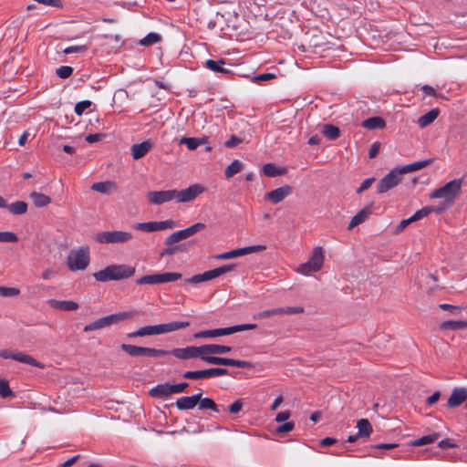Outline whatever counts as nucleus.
I'll use <instances>...</instances> for the list:
<instances>
[{
    "mask_svg": "<svg viewBox=\"0 0 467 467\" xmlns=\"http://www.w3.org/2000/svg\"><path fill=\"white\" fill-rule=\"evenodd\" d=\"M135 274V268L128 265H109L93 274L98 282L119 281L129 278Z\"/></svg>",
    "mask_w": 467,
    "mask_h": 467,
    "instance_id": "obj_1",
    "label": "nucleus"
},
{
    "mask_svg": "<svg viewBox=\"0 0 467 467\" xmlns=\"http://www.w3.org/2000/svg\"><path fill=\"white\" fill-rule=\"evenodd\" d=\"M462 179H454L436 189L430 194L431 199H444L448 204H451L455 197L461 192Z\"/></svg>",
    "mask_w": 467,
    "mask_h": 467,
    "instance_id": "obj_2",
    "label": "nucleus"
},
{
    "mask_svg": "<svg viewBox=\"0 0 467 467\" xmlns=\"http://www.w3.org/2000/svg\"><path fill=\"white\" fill-rule=\"evenodd\" d=\"M257 327L256 324H243L236 325L228 327L215 328V329H208L202 330L193 334L194 338H209V337H217L222 336L232 335L236 332L252 330Z\"/></svg>",
    "mask_w": 467,
    "mask_h": 467,
    "instance_id": "obj_3",
    "label": "nucleus"
},
{
    "mask_svg": "<svg viewBox=\"0 0 467 467\" xmlns=\"http://www.w3.org/2000/svg\"><path fill=\"white\" fill-rule=\"evenodd\" d=\"M137 311H130V312H120L112 315H109L95 320L85 326L84 331L88 332L92 330L101 329L107 327L111 326L112 324H116L124 319L130 318L135 315H137Z\"/></svg>",
    "mask_w": 467,
    "mask_h": 467,
    "instance_id": "obj_4",
    "label": "nucleus"
},
{
    "mask_svg": "<svg viewBox=\"0 0 467 467\" xmlns=\"http://www.w3.org/2000/svg\"><path fill=\"white\" fill-rule=\"evenodd\" d=\"M132 238V234L126 231H105L93 236L95 242L102 244H126L131 241Z\"/></svg>",
    "mask_w": 467,
    "mask_h": 467,
    "instance_id": "obj_5",
    "label": "nucleus"
},
{
    "mask_svg": "<svg viewBox=\"0 0 467 467\" xmlns=\"http://www.w3.org/2000/svg\"><path fill=\"white\" fill-rule=\"evenodd\" d=\"M120 348L130 357L159 358L169 355V351L148 347H139L130 344H121Z\"/></svg>",
    "mask_w": 467,
    "mask_h": 467,
    "instance_id": "obj_6",
    "label": "nucleus"
},
{
    "mask_svg": "<svg viewBox=\"0 0 467 467\" xmlns=\"http://www.w3.org/2000/svg\"><path fill=\"white\" fill-rule=\"evenodd\" d=\"M89 249L82 246L71 250L67 255V266L71 271L84 270L89 264Z\"/></svg>",
    "mask_w": 467,
    "mask_h": 467,
    "instance_id": "obj_7",
    "label": "nucleus"
},
{
    "mask_svg": "<svg viewBox=\"0 0 467 467\" xmlns=\"http://www.w3.org/2000/svg\"><path fill=\"white\" fill-rule=\"evenodd\" d=\"M323 263V249L322 247H316L313 250L308 261L298 266L297 272L304 275H309L311 273L319 271L322 267Z\"/></svg>",
    "mask_w": 467,
    "mask_h": 467,
    "instance_id": "obj_8",
    "label": "nucleus"
},
{
    "mask_svg": "<svg viewBox=\"0 0 467 467\" xmlns=\"http://www.w3.org/2000/svg\"><path fill=\"white\" fill-rule=\"evenodd\" d=\"M182 278L180 273H157L153 275H143L136 280L138 285H159L173 282Z\"/></svg>",
    "mask_w": 467,
    "mask_h": 467,
    "instance_id": "obj_9",
    "label": "nucleus"
},
{
    "mask_svg": "<svg viewBox=\"0 0 467 467\" xmlns=\"http://www.w3.org/2000/svg\"><path fill=\"white\" fill-rule=\"evenodd\" d=\"M234 265H225L212 270H208L202 274H197L192 275V277L186 279L185 281L190 284H198L204 281H209L219 277L220 275L231 272L234 269Z\"/></svg>",
    "mask_w": 467,
    "mask_h": 467,
    "instance_id": "obj_10",
    "label": "nucleus"
},
{
    "mask_svg": "<svg viewBox=\"0 0 467 467\" xmlns=\"http://www.w3.org/2000/svg\"><path fill=\"white\" fill-rule=\"evenodd\" d=\"M205 191L204 186L200 183H194L190 185L186 189L176 190L175 189V202H190L194 201L199 195L203 193Z\"/></svg>",
    "mask_w": 467,
    "mask_h": 467,
    "instance_id": "obj_11",
    "label": "nucleus"
},
{
    "mask_svg": "<svg viewBox=\"0 0 467 467\" xmlns=\"http://www.w3.org/2000/svg\"><path fill=\"white\" fill-rule=\"evenodd\" d=\"M401 181V173L398 168L392 169L377 185V193L382 194L396 187Z\"/></svg>",
    "mask_w": 467,
    "mask_h": 467,
    "instance_id": "obj_12",
    "label": "nucleus"
},
{
    "mask_svg": "<svg viewBox=\"0 0 467 467\" xmlns=\"http://www.w3.org/2000/svg\"><path fill=\"white\" fill-rule=\"evenodd\" d=\"M227 374L228 370L226 368H211L202 370L186 371L183 373L182 377L187 379H202L224 376Z\"/></svg>",
    "mask_w": 467,
    "mask_h": 467,
    "instance_id": "obj_13",
    "label": "nucleus"
},
{
    "mask_svg": "<svg viewBox=\"0 0 467 467\" xmlns=\"http://www.w3.org/2000/svg\"><path fill=\"white\" fill-rule=\"evenodd\" d=\"M202 360L213 365H223V366H231L239 368H252V364L246 360H239L228 358H221L214 356H204L202 357Z\"/></svg>",
    "mask_w": 467,
    "mask_h": 467,
    "instance_id": "obj_14",
    "label": "nucleus"
},
{
    "mask_svg": "<svg viewBox=\"0 0 467 467\" xmlns=\"http://www.w3.org/2000/svg\"><path fill=\"white\" fill-rule=\"evenodd\" d=\"M174 226L175 223L172 220H165L161 222L137 223L133 225V228L138 231L151 233L172 229Z\"/></svg>",
    "mask_w": 467,
    "mask_h": 467,
    "instance_id": "obj_15",
    "label": "nucleus"
},
{
    "mask_svg": "<svg viewBox=\"0 0 467 467\" xmlns=\"http://www.w3.org/2000/svg\"><path fill=\"white\" fill-rule=\"evenodd\" d=\"M169 354L174 356L175 358L179 359H190V358H199L202 360L203 352H202V346L200 347H194V346H189L182 348H173L171 350H168Z\"/></svg>",
    "mask_w": 467,
    "mask_h": 467,
    "instance_id": "obj_16",
    "label": "nucleus"
},
{
    "mask_svg": "<svg viewBox=\"0 0 467 467\" xmlns=\"http://www.w3.org/2000/svg\"><path fill=\"white\" fill-rule=\"evenodd\" d=\"M147 200L154 205H161L165 202L175 201V189L149 192L147 193Z\"/></svg>",
    "mask_w": 467,
    "mask_h": 467,
    "instance_id": "obj_17",
    "label": "nucleus"
},
{
    "mask_svg": "<svg viewBox=\"0 0 467 467\" xmlns=\"http://www.w3.org/2000/svg\"><path fill=\"white\" fill-rule=\"evenodd\" d=\"M292 192V188L289 185H284L276 188L265 195V200L277 204L284 201Z\"/></svg>",
    "mask_w": 467,
    "mask_h": 467,
    "instance_id": "obj_18",
    "label": "nucleus"
},
{
    "mask_svg": "<svg viewBox=\"0 0 467 467\" xmlns=\"http://www.w3.org/2000/svg\"><path fill=\"white\" fill-rule=\"evenodd\" d=\"M201 397H202V390L192 396L181 397L176 400V407L180 410H192L198 405Z\"/></svg>",
    "mask_w": 467,
    "mask_h": 467,
    "instance_id": "obj_19",
    "label": "nucleus"
},
{
    "mask_svg": "<svg viewBox=\"0 0 467 467\" xmlns=\"http://www.w3.org/2000/svg\"><path fill=\"white\" fill-rule=\"evenodd\" d=\"M466 400H467V389L455 388L451 391V394L447 402V406L449 408H455V407L460 406Z\"/></svg>",
    "mask_w": 467,
    "mask_h": 467,
    "instance_id": "obj_20",
    "label": "nucleus"
},
{
    "mask_svg": "<svg viewBox=\"0 0 467 467\" xmlns=\"http://www.w3.org/2000/svg\"><path fill=\"white\" fill-rule=\"evenodd\" d=\"M152 143L150 140H144L140 143L133 144L130 148V153L134 160H139L144 157L152 148Z\"/></svg>",
    "mask_w": 467,
    "mask_h": 467,
    "instance_id": "obj_21",
    "label": "nucleus"
},
{
    "mask_svg": "<svg viewBox=\"0 0 467 467\" xmlns=\"http://www.w3.org/2000/svg\"><path fill=\"white\" fill-rule=\"evenodd\" d=\"M161 335V324L141 327L128 334L129 337Z\"/></svg>",
    "mask_w": 467,
    "mask_h": 467,
    "instance_id": "obj_22",
    "label": "nucleus"
},
{
    "mask_svg": "<svg viewBox=\"0 0 467 467\" xmlns=\"http://www.w3.org/2000/svg\"><path fill=\"white\" fill-rule=\"evenodd\" d=\"M47 304L50 307L62 311H74L78 308V304L70 300L49 299Z\"/></svg>",
    "mask_w": 467,
    "mask_h": 467,
    "instance_id": "obj_23",
    "label": "nucleus"
},
{
    "mask_svg": "<svg viewBox=\"0 0 467 467\" xmlns=\"http://www.w3.org/2000/svg\"><path fill=\"white\" fill-rule=\"evenodd\" d=\"M232 350V348L224 345H217V344H207L202 345V352L204 356H213V355H220L225 354Z\"/></svg>",
    "mask_w": 467,
    "mask_h": 467,
    "instance_id": "obj_24",
    "label": "nucleus"
},
{
    "mask_svg": "<svg viewBox=\"0 0 467 467\" xmlns=\"http://www.w3.org/2000/svg\"><path fill=\"white\" fill-rule=\"evenodd\" d=\"M117 184L111 181L95 182L91 186V190L103 194H110L117 191Z\"/></svg>",
    "mask_w": 467,
    "mask_h": 467,
    "instance_id": "obj_25",
    "label": "nucleus"
},
{
    "mask_svg": "<svg viewBox=\"0 0 467 467\" xmlns=\"http://www.w3.org/2000/svg\"><path fill=\"white\" fill-rule=\"evenodd\" d=\"M171 384H158L150 390V394L154 398L163 399L172 394Z\"/></svg>",
    "mask_w": 467,
    "mask_h": 467,
    "instance_id": "obj_26",
    "label": "nucleus"
},
{
    "mask_svg": "<svg viewBox=\"0 0 467 467\" xmlns=\"http://www.w3.org/2000/svg\"><path fill=\"white\" fill-rule=\"evenodd\" d=\"M14 360L24 363V364H27V365H30V366H33V367H36L38 368H45L44 364H42L41 362L37 361L31 356H29L26 353H23V352H14Z\"/></svg>",
    "mask_w": 467,
    "mask_h": 467,
    "instance_id": "obj_27",
    "label": "nucleus"
},
{
    "mask_svg": "<svg viewBox=\"0 0 467 467\" xmlns=\"http://www.w3.org/2000/svg\"><path fill=\"white\" fill-rule=\"evenodd\" d=\"M224 65H225V61L223 59H219V60L207 59L205 61L206 67L216 74L227 75L230 73L229 69L223 67Z\"/></svg>",
    "mask_w": 467,
    "mask_h": 467,
    "instance_id": "obj_28",
    "label": "nucleus"
},
{
    "mask_svg": "<svg viewBox=\"0 0 467 467\" xmlns=\"http://www.w3.org/2000/svg\"><path fill=\"white\" fill-rule=\"evenodd\" d=\"M439 114V109H432L429 110L427 113L420 116L418 119L417 123L420 128H425L431 124L438 118Z\"/></svg>",
    "mask_w": 467,
    "mask_h": 467,
    "instance_id": "obj_29",
    "label": "nucleus"
},
{
    "mask_svg": "<svg viewBox=\"0 0 467 467\" xmlns=\"http://www.w3.org/2000/svg\"><path fill=\"white\" fill-rule=\"evenodd\" d=\"M357 428L358 435H359L360 438H368L373 432L372 426L367 419L358 420L357 422Z\"/></svg>",
    "mask_w": 467,
    "mask_h": 467,
    "instance_id": "obj_30",
    "label": "nucleus"
},
{
    "mask_svg": "<svg viewBox=\"0 0 467 467\" xmlns=\"http://www.w3.org/2000/svg\"><path fill=\"white\" fill-rule=\"evenodd\" d=\"M4 208L7 209L8 212L14 215H22L27 211V203L23 201H16L10 204L6 202V206Z\"/></svg>",
    "mask_w": 467,
    "mask_h": 467,
    "instance_id": "obj_31",
    "label": "nucleus"
},
{
    "mask_svg": "<svg viewBox=\"0 0 467 467\" xmlns=\"http://www.w3.org/2000/svg\"><path fill=\"white\" fill-rule=\"evenodd\" d=\"M188 321H174L165 324H161V334L171 333L184 327H189Z\"/></svg>",
    "mask_w": 467,
    "mask_h": 467,
    "instance_id": "obj_32",
    "label": "nucleus"
},
{
    "mask_svg": "<svg viewBox=\"0 0 467 467\" xmlns=\"http://www.w3.org/2000/svg\"><path fill=\"white\" fill-rule=\"evenodd\" d=\"M431 162V160H425L420 161H415L407 165L399 168L400 172L402 174L412 172L418 170H420L426 166H428Z\"/></svg>",
    "mask_w": 467,
    "mask_h": 467,
    "instance_id": "obj_33",
    "label": "nucleus"
},
{
    "mask_svg": "<svg viewBox=\"0 0 467 467\" xmlns=\"http://www.w3.org/2000/svg\"><path fill=\"white\" fill-rule=\"evenodd\" d=\"M361 125L368 130H377L383 129L386 126V122L380 117H371L365 119Z\"/></svg>",
    "mask_w": 467,
    "mask_h": 467,
    "instance_id": "obj_34",
    "label": "nucleus"
},
{
    "mask_svg": "<svg viewBox=\"0 0 467 467\" xmlns=\"http://www.w3.org/2000/svg\"><path fill=\"white\" fill-rule=\"evenodd\" d=\"M370 214L369 208H364L360 210L356 215H354L348 224V229L351 230L352 228L358 226V224L364 223L366 219Z\"/></svg>",
    "mask_w": 467,
    "mask_h": 467,
    "instance_id": "obj_35",
    "label": "nucleus"
},
{
    "mask_svg": "<svg viewBox=\"0 0 467 467\" xmlns=\"http://www.w3.org/2000/svg\"><path fill=\"white\" fill-rule=\"evenodd\" d=\"M30 198L36 207H45L51 202V198L41 192H33Z\"/></svg>",
    "mask_w": 467,
    "mask_h": 467,
    "instance_id": "obj_36",
    "label": "nucleus"
},
{
    "mask_svg": "<svg viewBox=\"0 0 467 467\" xmlns=\"http://www.w3.org/2000/svg\"><path fill=\"white\" fill-rule=\"evenodd\" d=\"M198 408L199 410H211L216 413L221 411L219 406L211 398L201 397L198 402Z\"/></svg>",
    "mask_w": 467,
    "mask_h": 467,
    "instance_id": "obj_37",
    "label": "nucleus"
},
{
    "mask_svg": "<svg viewBox=\"0 0 467 467\" xmlns=\"http://www.w3.org/2000/svg\"><path fill=\"white\" fill-rule=\"evenodd\" d=\"M467 327V321L463 320H448L441 324V328L443 330H459Z\"/></svg>",
    "mask_w": 467,
    "mask_h": 467,
    "instance_id": "obj_38",
    "label": "nucleus"
},
{
    "mask_svg": "<svg viewBox=\"0 0 467 467\" xmlns=\"http://www.w3.org/2000/svg\"><path fill=\"white\" fill-rule=\"evenodd\" d=\"M243 162L240 161L239 160H234V161L231 162V164H229L225 171H224V175L227 179H230L232 178L234 175H235L236 173H238L239 171H242L243 169Z\"/></svg>",
    "mask_w": 467,
    "mask_h": 467,
    "instance_id": "obj_39",
    "label": "nucleus"
},
{
    "mask_svg": "<svg viewBox=\"0 0 467 467\" xmlns=\"http://www.w3.org/2000/svg\"><path fill=\"white\" fill-rule=\"evenodd\" d=\"M434 211H435V209L432 206H425V207L421 208L420 210H418L417 212H415L410 216V221H412V223L419 221V220L428 216L430 213H431ZM440 211H441V208L436 210V212H440Z\"/></svg>",
    "mask_w": 467,
    "mask_h": 467,
    "instance_id": "obj_40",
    "label": "nucleus"
},
{
    "mask_svg": "<svg viewBox=\"0 0 467 467\" xmlns=\"http://www.w3.org/2000/svg\"><path fill=\"white\" fill-rule=\"evenodd\" d=\"M322 133L328 139V140H336L339 137L340 131L339 129L334 125L331 124H326L323 126Z\"/></svg>",
    "mask_w": 467,
    "mask_h": 467,
    "instance_id": "obj_41",
    "label": "nucleus"
},
{
    "mask_svg": "<svg viewBox=\"0 0 467 467\" xmlns=\"http://www.w3.org/2000/svg\"><path fill=\"white\" fill-rule=\"evenodd\" d=\"M204 140L197 138L182 137L180 144H185L191 150L197 149L200 145L203 144Z\"/></svg>",
    "mask_w": 467,
    "mask_h": 467,
    "instance_id": "obj_42",
    "label": "nucleus"
},
{
    "mask_svg": "<svg viewBox=\"0 0 467 467\" xmlns=\"http://www.w3.org/2000/svg\"><path fill=\"white\" fill-rule=\"evenodd\" d=\"M439 436H440L439 433H432L430 435L422 436V437L411 441L410 444H411V446H414V447L429 444V443L435 441Z\"/></svg>",
    "mask_w": 467,
    "mask_h": 467,
    "instance_id": "obj_43",
    "label": "nucleus"
},
{
    "mask_svg": "<svg viewBox=\"0 0 467 467\" xmlns=\"http://www.w3.org/2000/svg\"><path fill=\"white\" fill-rule=\"evenodd\" d=\"M205 228V224L202 223H196L183 230H182V234H183V236L185 239H187L188 237L195 234L196 233L203 230Z\"/></svg>",
    "mask_w": 467,
    "mask_h": 467,
    "instance_id": "obj_44",
    "label": "nucleus"
},
{
    "mask_svg": "<svg viewBox=\"0 0 467 467\" xmlns=\"http://www.w3.org/2000/svg\"><path fill=\"white\" fill-rule=\"evenodd\" d=\"M263 171H264L265 175H266L268 177H275V176L281 175L283 173V170L276 167L273 163L265 164Z\"/></svg>",
    "mask_w": 467,
    "mask_h": 467,
    "instance_id": "obj_45",
    "label": "nucleus"
},
{
    "mask_svg": "<svg viewBox=\"0 0 467 467\" xmlns=\"http://www.w3.org/2000/svg\"><path fill=\"white\" fill-rule=\"evenodd\" d=\"M161 39V36L158 33H149L146 36L140 40V45L141 46H150L155 43L160 42Z\"/></svg>",
    "mask_w": 467,
    "mask_h": 467,
    "instance_id": "obj_46",
    "label": "nucleus"
},
{
    "mask_svg": "<svg viewBox=\"0 0 467 467\" xmlns=\"http://www.w3.org/2000/svg\"><path fill=\"white\" fill-rule=\"evenodd\" d=\"M237 250H238L239 256H242V255H245L248 254L264 251V250H265V245H261V244L252 245V246L238 248Z\"/></svg>",
    "mask_w": 467,
    "mask_h": 467,
    "instance_id": "obj_47",
    "label": "nucleus"
},
{
    "mask_svg": "<svg viewBox=\"0 0 467 467\" xmlns=\"http://www.w3.org/2000/svg\"><path fill=\"white\" fill-rule=\"evenodd\" d=\"M0 396L4 399L14 397V393L9 387L8 381L4 379H0Z\"/></svg>",
    "mask_w": 467,
    "mask_h": 467,
    "instance_id": "obj_48",
    "label": "nucleus"
},
{
    "mask_svg": "<svg viewBox=\"0 0 467 467\" xmlns=\"http://www.w3.org/2000/svg\"><path fill=\"white\" fill-rule=\"evenodd\" d=\"M185 240L182 230L172 233L169 237L166 238L164 244L167 246H171V244Z\"/></svg>",
    "mask_w": 467,
    "mask_h": 467,
    "instance_id": "obj_49",
    "label": "nucleus"
},
{
    "mask_svg": "<svg viewBox=\"0 0 467 467\" xmlns=\"http://www.w3.org/2000/svg\"><path fill=\"white\" fill-rule=\"evenodd\" d=\"M18 237L12 232H0V243H16Z\"/></svg>",
    "mask_w": 467,
    "mask_h": 467,
    "instance_id": "obj_50",
    "label": "nucleus"
},
{
    "mask_svg": "<svg viewBox=\"0 0 467 467\" xmlns=\"http://www.w3.org/2000/svg\"><path fill=\"white\" fill-rule=\"evenodd\" d=\"M56 73L60 78L66 79L72 75L73 68L69 66H61L57 69Z\"/></svg>",
    "mask_w": 467,
    "mask_h": 467,
    "instance_id": "obj_51",
    "label": "nucleus"
},
{
    "mask_svg": "<svg viewBox=\"0 0 467 467\" xmlns=\"http://www.w3.org/2000/svg\"><path fill=\"white\" fill-rule=\"evenodd\" d=\"M20 290L16 287L0 286V296L4 297H11L19 295Z\"/></svg>",
    "mask_w": 467,
    "mask_h": 467,
    "instance_id": "obj_52",
    "label": "nucleus"
},
{
    "mask_svg": "<svg viewBox=\"0 0 467 467\" xmlns=\"http://www.w3.org/2000/svg\"><path fill=\"white\" fill-rule=\"evenodd\" d=\"M91 106V101L89 100H82L76 104L75 106V113L78 116L82 115L86 109H88Z\"/></svg>",
    "mask_w": 467,
    "mask_h": 467,
    "instance_id": "obj_53",
    "label": "nucleus"
},
{
    "mask_svg": "<svg viewBox=\"0 0 467 467\" xmlns=\"http://www.w3.org/2000/svg\"><path fill=\"white\" fill-rule=\"evenodd\" d=\"M244 140L236 135H232L224 143L227 148H234L242 143Z\"/></svg>",
    "mask_w": 467,
    "mask_h": 467,
    "instance_id": "obj_54",
    "label": "nucleus"
},
{
    "mask_svg": "<svg viewBox=\"0 0 467 467\" xmlns=\"http://www.w3.org/2000/svg\"><path fill=\"white\" fill-rule=\"evenodd\" d=\"M295 427V423L293 421H285L282 425L278 426L276 428V432L281 433H286L291 431Z\"/></svg>",
    "mask_w": 467,
    "mask_h": 467,
    "instance_id": "obj_55",
    "label": "nucleus"
},
{
    "mask_svg": "<svg viewBox=\"0 0 467 467\" xmlns=\"http://www.w3.org/2000/svg\"><path fill=\"white\" fill-rule=\"evenodd\" d=\"M35 2L47 5V6H52L57 8H61L63 6V4L61 0H34Z\"/></svg>",
    "mask_w": 467,
    "mask_h": 467,
    "instance_id": "obj_56",
    "label": "nucleus"
},
{
    "mask_svg": "<svg viewBox=\"0 0 467 467\" xmlns=\"http://www.w3.org/2000/svg\"><path fill=\"white\" fill-rule=\"evenodd\" d=\"M374 182H375V178L374 177L368 178V179L364 180L362 182V183L360 184V186L357 189V193L360 194L364 191H366L368 188H370Z\"/></svg>",
    "mask_w": 467,
    "mask_h": 467,
    "instance_id": "obj_57",
    "label": "nucleus"
},
{
    "mask_svg": "<svg viewBox=\"0 0 467 467\" xmlns=\"http://www.w3.org/2000/svg\"><path fill=\"white\" fill-rule=\"evenodd\" d=\"M237 256H239L238 250L234 249V250H231V251L220 254L216 255V258L217 259H230V258H234Z\"/></svg>",
    "mask_w": 467,
    "mask_h": 467,
    "instance_id": "obj_58",
    "label": "nucleus"
},
{
    "mask_svg": "<svg viewBox=\"0 0 467 467\" xmlns=\"http://www.w3.org/2000/svg\"><path fill=\"white\" fill-rule=\"evenodd\" d=\"M439 307L442 310H445V311H450L451 313H455V312H460L462 311V307L459 306H453V305H451V304H446V303H443V304H441L439 306Z\"/></svg>",
    "mask_w": 467,
    "mask_h": 467,
    "instance_id": "obj_59",
    "label": "nucleus"
},
{
    "mask_svg": "<svg viewBox=\"0 0 467 467\" xmlns=\"http://www.w3.org/2000/svg\"><path fill=\"white\" fill-rule=\"evenodd\" d=\"M284 311L285 315H296L303 313L304 308L302 306H285Z\"/></svg>",
    "mask_w": 467,
    "mask_h": 467,
    "instance_id": "obj_60",
    "label": "nucleus"
},
{
    "mask_svg": "<svg viewBox=\"0 0 467 467\" xmlns=\"http://www.w3.org/2000/svg\"><path fill=\"white\" fill-rule=\"evenodd\" d=\"M243 408V401L241 400H235L228 407V410L231 413H238Z\"/></svg>",
    "mask_w": 467,
    "mask_h": 467,
    "instance_id": "obj_61",
    "label": "nucleus"
},
{
    "mask_svg": "<svg viewBox=\"0 0 467 467\" xmlns=\"http://www.w3.org/2000/svg\"><path fill=\"white\" fill-rule=\"evenodd\" d=\"M189 386V384L187 382H181V383H178V384H173L171 385V389H172V394L174 393H182L184 391V389Z\"/></svg>",
    "mask_w": 467,
    "mask_h": 467,
    "instance_id": "obj_62",
    "label": "nucleus"
},
{
    "mask_svg": "<svg viewBox=\"0 0 467 467\" xmlns=\"http://www.w3.org/2000/svg\"><path fill=\"white\" fill-rule=\"evenodd\" d=\"M275 78L274 74L271 73H264L259 74L254 77L255 82L267 81Z\"/></svg>",
    "mask_w": 467,
    "mask_h": 467,
    "instance_id": "obj_63",
    "label": "nucleus"
},
{
    "mask_svg": "<svg viewBox=\"0 0 467 467\" xmlns=\"http://www.w3.org/2000/svg\"><path fill=\"white\" fill-rule=\"evenodd\" d=\"M272 309H269V310H264V311H261L259 313H256L253 316V318L254 319H264V318H268L270 317L273 316V313H272Z\"/></svg>",
    "mask_w": 467,
    "mask_h": 467,
    "instance_id": "obj_64",
    "label": "nucleus"
}]
</instances>
